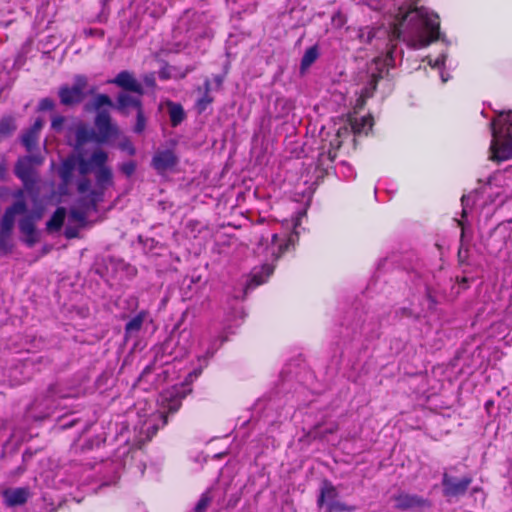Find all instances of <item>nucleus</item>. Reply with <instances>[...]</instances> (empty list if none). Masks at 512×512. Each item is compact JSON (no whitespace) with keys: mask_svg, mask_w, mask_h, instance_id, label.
Instances as JSON below:
<instances>
[{"mask_svg":"<svg viewBox=\"0 0 512 512\" xmlns=\"http://www.w3.org/2000/svg\"><path fill=\"white\" fill-rule=\"evenodd\" d=\"M107 163L108 153L100 148L90 155L83 152L71 155L61 163L58 173L63 191L71 182L74 170L81 176L76 183L79 197L69 215L70 220L81 227L85 226L90 214L97 212L99 203L104 201L106 190L114 185L113 172Z\"/></svg>","mask_w":512,"mask_h":512,"instance_id":"1","label":"nucleus"},{"mask_svg":"<svg viewBox=\"0 0 512 512\" xmlns=\"http://www.w3.org/2000/svg\"><path fill=\"white\" fill-rule=\"evenodd\" d=\"M439 16L426 7L403 12L399 9L393 23V34L411 48L427 47L440 37Z\"/></svg>","mask_w":512,"mask_h":512,"instance_id":"2","label":"nucleus"},{"mask_svg":"<svg viewBox=\"0 0 512 512\" xmlns=\"http://www.w3.org/2000/svg\"><path fill=\"white\" fill-rule=\"evenodd\" d=\"M303 216H305V211H298L290 220H283L281 226L284 232L281 234L272 233L266 237L262 235L258 241L256 253L259 256H264L266 261L277 260L298 238L297 227L300 225ZM273 271L274 266L268 262L260 267H254L250 273L247 289L265 283Z\"/></svg>","mask_w":512,"mask_h":512,"instance_id":"3","label":"nucleus"},{"mask_svg":"<svg viewBox=\"0 0 512 512\" xmlns=\"http://www.w3.org/2000/svg\"><path fill=\"white\" fill-rule=\"evenodd\" d=\"M190 389L186 385H174L171 388L163 390L158 399V411L151 414L140 427V433L145 434L147 440L151 439L157 432L159 426L167 423V412H175L180 406Z\"/></svg>","mask_w":512,"mask_h":512,"instance_id":"4","label":"nucleus"},{"mask_svg":"<svg viewBox=\"0 0 512 512\" xmlns=\"http://www.w3.org/2000/svg\"><path fill=\"white\" fill-rule=\"evenodd\" d=\"M492 140L490 159L505 161L512 157V111L500 112L490 123Z\"/></svg>","mask_w":512,"mask_h":512,"instance_id":"5","label":"nucleus"},{"mask_svg":"<svg viewBox=\"0 0 512 512\" xmlns=\"http://www.w3.org/2000/svg\"><path fill=\"white\" fill-rule=\"evenodd\" d=\"M482 195L488 198V201L480 202L477 198V193L469 194L467 196H462V219L466 218L469 214L470 203H476L477 206H482L481 213H485L486 216L495 212V210L512 197L511 192H509L505 188L501 187H493L492 181L483 187ZM458 225L461 226L462 229V237L465 233V224L463 220H458Z\"/></svg>","mask_w":512,"mask_h":512,"instance_id":"6","label":"nucleus"},{"mask_svg":"<svg viewBox=\"0 0 512 512\" xmlns=\"http://www.w3.org/2000/svg\"><path fill=\"white\" fill-rule=\"evenodd\" d=\"M44 161V158L41 155H29L24 156L18 159L15 164L14 173L21 180L24 190V193L31 197L32 201L39 200V188L37 187L38 183V174L36 171V167L41 165Z\"/></svg>","mask_w":512,"mask_h":512,"instance_id":"7","label":"nucleus"},{"mask_svg":"<svg viewBox=\"0 0 512 512\" xmlns=\"http://www.w3.org/2000/svg\"><path fill=\"white\" fill-rule=\"evenodd\" d=\"M16 201L8 207L1 220L0 227V250L7 252L10 250V237L15 223L17 214H24L27 211V205L24 200V192L19 190L15 193Z\"/></svg>","mask_w":512,"mask_h":512,"instance_id":"8","label":"nucleus"},{"mask_svg":"<svg viewBox=\"0 0 512 512\" xmlns=\"http://www.w3.org/2000/svg\"><path fill=\"white\" fill-rule=\"evenodd\" d=\"M94 109L97 110L95 126L97 128L96 141L104 143L117 134V128L110 121V115L103 107H112L111 99L105 94H99L93 101Z\"/></svg>","mask_w":512,"mask_h":512,"instance_id":"9","label":"nucleus"},{"mask_svg":"<svg viewBox=\"0 0 512 512\" xmlns=\"http://www.w3.org/2000/svg\"><path fill=\"white\" fill-rule=\"evenodd\" d=\"M32 202L34 204L33 211L23 217L19 222V229L25 236V242L29 246H32L36 241L35 221L41 219L44 212V207L41 205L40 199L36 202Z\"/></svg>","mask_w":512,"mask_h":512,"instance_id":"10","label":"nucleus"},{"mask_svg":"<svg viewBox=\"0 0 512 512\" xmlns=\"http://www.w3.org/2000/svg\"><path fill=\"white\" fill-rule=\"evenodd\" d=\"M87 86V79L77 75L72 87L63 86L59 89V98L63 105L80 103L84 98V91Z\"/></svg>","mask_w":512,"mask_h":512,"instance_id":"11","label":"nucleus"},{"mask_svg":"<svg viewBox=\"0 0 512 512\" xmlns=\"http://www.w3.org/2000/svg\"><path fill=\"white\" fill-rule=\"evenodd\" d=\"M471 482L472 479L470 477H464L458 480L454 477L444 474L442 479L443 493L446 497H457L463 495Z\"/></svg>","mask_w":512,"mask_h":512,"instance_id":"12","label":"nucleus"},{"mask_svg":"<svg viewBox=\"0 0 512 512\" xmlns=\"http://www.w3.org/2000/svg\"><path fill=\"white\" fill-rule=\"evenodd\" d=\"M177 156L172 150H162L154 154L152 166L158 173L172 169L177 164Z\"/></svg>","mask_w":512,"mask_h":512,"instance_id":"13","label":"nucleus"},{"mask_svg":"<svg viewBox=\"0 0 512 512\" xmlns=\"http://www.w3.org/2000/svg\"><path fill=\"white\" fill-rule=\"evenodd\" d=\"M109 82L114 83L125 90L135 92L138 95L143 93L142 85L128 71L120 72L113 80Z\"/></svg>","mask_w":512,"mask_h":512,"instance_id":"14","label":"nucleus"},{"mask_svg":"<svg viewBox=\"0 0 512 512\" xmlns=\"http://www.w3.org/2000/svg\"><path fill=\"white\" fill-rule=\"evenodd\" d=\"M44 125L41 118H37L33 125L22 135L21 141L28 152H31L38 143L39 133Z\"/></svg>","mask_w":512,"mask_h":512,"instance_id":"15","label":"nucleus"},{"mask_svg":"<svg viewBox=\"0 0 512 512\" xmlns=\"http://www.w3.org/2000/svg\"><path fill=\"white\" fill-rule=\"evenodd\" d=\"M28 497L29 490L27 488H12L3 491L4 502L9 507L24 504Z\"/></svg>","mask_w":512,"mask_h":512,"instance_id":"16","label":"nucleus"},{"mask_svg":"<svg viewBox=\"0 0 512 512\" xmlns=\"http://www.w3.org/2000/svg\"><path fill=\"white\" fill-rule=\"evenodd\" d=\"M395 505L402 510L423 508L428 505L427 500L410 494H400L395 498Z\"/></svg>","mask_w":512,"mask_h":512,"instance_id":"17","label":"nucleus"},{"mask_svg":"<svg viewBox=\"0 0 512 512\" xmlns=\"http://www.w3.org/2000/svg\"><path fill=\"white\" fill-rule=\"evenodd\" d=\"M192 338V332L188 329H183L179 332L178 341L176 342V349L174 351L173 360L182 357L186 354L190 348V341Z\"/></svg>","mask_w":512,"mask_h":512,"instance_id":"18","label":"nucleus"},{"mask_svg":"<svg viewBox=\"0 0 512 512\" xmlns=\"http://www.w3.org/2000/svg\"><path fill=\"white\" fill-rule=\"evenodd\" d=\"M337 495L336 488L330 482L325 481L321 488L317 503L320 507L324 504L327 505L329 502L335 501Z\"/></svg>","mask_w":512,"mask_h":512,"instance_id":"19","label":"nucleus"},{"mask_svg":"<svg viewBox=\"0 0 512 512\" xmlns=\"http://www.w3.org/2000/svg\"><path fill=\"white\" fill-rule=\"evenodd\" d=\"M373 126V119L371 116H363L355 118L351 121V129L354 134H367Z\"/></svg>","mask_w":512,"mask_h":512,"instance_id":"20","label":"nucleus"},{"mask_svg":"<svg viewBox=\"0 0 512 512\" xmlns=\"http://www.w3.org/2000/svg\"><path fill=\"white\" fill-rule=\"evenodd\" d=\"M66 217V210L63 207H58L51 218L47 221V230L59 231L64 223Z\"/></svg>","mask_w":512,"mask_h":512,"instance_id":"21","label":"nucleus"},{"mask_svg":"<svg viewBox=\"0 0 512 512\" xmlns=\"http://www.w3.org/2000/svg\"><path fill=\"white\" fill-rule=\"evenodd\" d=\"M146 316H147V312L141 311L126 323V326H125L126 337L131 336L133 333H136L141 329Z\"/></svg>","mask_w":512,"mask_h":512,"instance_id":"22","label":"nucleus"},{"mask_svg":"<svg viewBox=\"0 0 512 512\" xmlns=\"http://www.w3.org/2000/svg\"><path fill=\"white\" fill-rule=\"evenodd\" d=\"M170 121L173 127L178 126L185 118L183 107L174 102L168 103Z\"/></svg>","mask_w":512,"mask_h":512,"instance_id":"23","label":"nucleus"},{"mask_svg":"<svg viewBox=\"0 0 512 512\" xmlns=\"http://www.w3.org/2000/svg\"><path fill=\"white\" fill-rule=\"evenodd\" d=\"M75 137H76V144L77 146H81L90 139L93 138V131L89 129L85 124L78 123L75 126Z\"/></svg>","mask_w":512,"mask_h":512,"instance_id":"24","label":"nucleus"},{"mask_svg":"<svg viewBox=\"0 0 512 512\" xmlns=\"http://www.w3.org/2000/svg\"><path fill=\"white\" fill-rule=\"evenodd\" d=\"M139 96H131L127 93H121L118 97V106L120 109L126 108H136L137 110L141 109V102Z\"/></svg>","mask_w":512,"mask_h":512,"instance_id":"25","label":"nucleus"},{"mask_svg":"<svg viewBox=\"0 0 512 512\" xmlns=\"http://www.w3.org/2000/svg\"><path fill=\"white\" fill-rule=\"evenodd\" d=\"M445 61H446V54H444V53L440 54L435 60H432L431 58H428V64L432 68L439 69L440 77H441V80H442L443 83L447 82L448 79L450 78L449 73H446L444 71Z\"/></svg>","mask_w":512,"mask_h":512,"instance_id":"26","label":"nucleus"},{"mask_svg":"<svg viewBox=\"0 0 512 512\" xmlns=\"http://www.w3.org/2000/svg\"><path fill=\"white\" fill-rule=\"evenodd\" d=\"M319 52L317 46H312L308 48L301 60V70L304 71L308 69L318 58Z\"/></svg>","mask_w":512,"mask_h":512,"instance_id":"27","label":"nucleus"},{"mask_svg":"<svg viewBox=\"0 0 512 512\" xmlns=\"http://www.w3.org/2000/svg\"><path fill=\"white\" fill-rule=\"evenodd\" d=\"M16 129L15 121L10 116H5L0 120V137L9 136Z\"/></svg>","mask_w":512,"mask_h":512,"instance_id":"28","label":"nucleus"},{"mask_svg":"<svg viewBox=\"0 0 512 512\" xmlns=\"http://www.w3.org/2000/svg\"><path fill=\"white\" fill-rule=\"evenodd\" d=\"M348 130L347 128H344L343 130L342 129H339L337 134L335 135V139L333 141H331V149L328 150V158L333 161L336 157V149H338L340 146H341V140H340V137L342 135V133H347Z\"/></svg>","mask_w":512,"mask_h":512,"instance_id":"29","label":"nucleus"},{"mask_svg":"<svg viewBox=\"0 0 512 512\" xmlns=\"http://www.w3.org/2000/svg\"><path fill=\"white\" fill-rule=\"evenodd\" d=\"M211 492H212V490L208 489L201 495L199 501L197 502V504L195 506L196 512H204L206 510V508L209 506V504L212 500Z\"/></svg>","mask_w":512,"mask_h":512,"instance_id":"30","label":"nucleus"},{"mask_svg":"<svg viewBox=\"0 0 512 512\" xmlns=\"http://www.w3.org/2000/svg\"><path fill=\"white\" fill-rule=\"evenodd\" d=\"M327 510L329 512H352L355 508L335 500L327 504Z\"/></svg>","mask_w":512,"mask_h":512,"instance_id":"31","label":"nucleus"},{"mask_svg":"<svg viewBox=\"0 0 512 512\" xmlns=\"http://www.w3.org/2000/svg\"><path fill=\"white\" fill-rule=\"evenodd\" d=\"M376 31L372 28L366 27L360 30L359 37L362 41L371 42L372 39L376 36Z\"/></svg>","mask_w":512,"mask_h":512,"instance_id":"32","label":"nucleus"},{"mask_svg":"<svg viewBox=\"0 0 512 512\" xmlns=\"http://www.w3.org/2000/svg\"><path fill=\"white\" fill-rule=\"evenodd\" d=\"M135 169L136 164L133 161H127L120 165L121 172L124 173L127 177H130L135 172Z\"/></svg>","mask_w":512,"mask_h":512,"instance_id":"33","label":"nucleus"},{"mask_svg":"<svg viewBox=\"0 0 512 512\" xmlns=\"http://www.w3.org/2000/svg\"><path fill=\"white\" fill-rule=\"evenodd\" d=\"M339 173L347 179H353L355 177L354 169L346 163L341 164L339 167Z\"/></svg>","mask_w":512,"mask_h":512,"instance_id":"34","label":"nucleus"},{"mask_svg":"<svg viewBox=\"0 0 512 512\" xmlns=\"http://www.w3.org/2000/svg\"><path fill=\"white\" fill-rule=\"evenodd\" d=\"M144 127H145V119L142 114V110L139 109V110H137V122H136L134 130L137 133H141L144 130Z\"/></svg>","mask_w":512,"mask_h":512,"instance_id":"35","label":"nucleus"},{"mask_svg":"<svg viewBox=\"0 0 512 512\" xmlns=\"http://www.w3.org/2000/svg\"><path fill=\"white\" fill-rule=\"evenodd\" d=\"M54 108V102L50 98H43L38 105L40 111H49Z\"/></svg>","mask_w":512,"mask_h":512,"instance_id":"36","label":"nucleus"},{"mask_svg":"<svg viewBox=\"0 0 512 512\" xmlns=\"http://www.w3.org/2000/svg\"><path fill=\"white\" fill-rule=\"evenodd\" d=\"M212 102V99L206 94L197 101V108L199 112L204 111L207 106Z\"/></svg>","mask_w":512,"mask_h":512,"instance_id":"37","label":"nucleus"},{"mask_svg":"<svg viewBox=\"0 0 512 512\" xmlns=\"http://www.w3.org/2000/svg\"><path fill=\"white\" fill-rule=\"evenodd\" d=\"M63 123H64V117L55 116L52 119V128L54 130H60V129H62Z\"/></svg>","mask_w":512,"mask_h":512,"instance_id":"38","label":"nucleus"},{"mask_svg":"<svg viewBox=\"0 0 512 512\" xmlns=\"http://www.w3.org/2000/svg\"><path fill=\"white\" fill-rule=\"evenodd\" d=\"M425 301H426V304H427V310L428 311H432V310L435 309L436 300L432 297V295L430 293H427V295L425 297Z\"/></svg>","mask_w":512,"mask_h":512,"instance_id":"39","label":"nucleus"},{"mask_svg":"<svg viewBox=\"0 0 512 512\" xmlns=\"http://www.w3.org/2000/svg\"><path fill=\"white\" fill-rule=\"evenodd\" d=\"M65 236L68 239H72L78 236V230L76 228L67 227L65 229Z\"/></svg>","mask_w":512,"mask_h":512,"instance_id":"40","label":"nucleus"},{"mask_svg":"<svg viewBox=\"0 0 512 512\" xmlns=\"http://www.w3.org/2000/svg\"><path fill=\"white\" fill-rule=\"evenodd\" d=\"M121 148H122L123 150H126L130 155H133V154L135 153V149H134V147H133V146H132V144H131V143H129V142L123 143V144L121 145Z\"/></svg>","mask_w":512,"mask_h":512,"instance_id":"41","label":"nucleus"},{"mask_svg":"<svg viewBox=\"0 0 512 512\" xmlns=\"http://www.w3.org/2000/svg\"><path fill=\"white\" fill-rule=\"evenodd\" d=\"M201 370H194L193 372L189 373L187 376V381H193L194 378H197L200 374Z\"/></svg>","mask_w":512,"mask_h":512,"instance_id":"42","label":"nucleus"},{"mask_svg":"<svg viewBox=\"0 0 512 512\" xmlns=\"http://www.w3.org/2000/svg\"><path fill=\"white\" fill-rule=\"evenodd\" d=\"M159 76L161 79H168L170 77L168 68H162L159 72Z\"/></svg>","mask_w":512,"mask_h":512,"instance_id":"43","label":"nucleus"},{"mask_svg":"<svg viewBox=\"0 0 512 512\" xmlns=\"http://www.w3.org/2000/svg\"><path fill=\"white\" fill-rule=\"evenodd\" d=\"M214 81L217 84V86H221L224 81V77L222 75H216L214 77Z\"/></svg>","mask_w":512,"mask_h":512,"instance_id":"44","label":"nucleus"},{"mask_svg":"<svg viewBox=\"0 0 512 512\" xmlns=\"http://www.w3.org/2000/svg\"><path fill=\"white\" fill-rule=\"evenodd\" d=\"M172 342H173V340H172V339H170L169 341H167V342H165V343H164L163 348H164V350H165V351H166V350H168V349H170L171 345L173 344Z\"/></svg>","mask_w":512,"mask_h":512,"instance_id":"45","label":"nucleus"},{"mask_svg":"<svg viewBox=\"0 0 512 512\" xmlns=\"http://www.w3.org/2000/svg\"><path fill=\"white\" fill-rule=\"evenodd\" d=\"M204 85H205V90H206V92H208V91H209V89H210V82H209V80H206V81H205V83H204Z\"/></svg>","mask_w":512,"mask_h":512,"instance_id":"46","label":"nucleus"},{"mask_svg":"<svg viewBox=\"0 0 512 512\" xmlns=\"http://www.w3.org/2000/svg\"><path fill=\"white\" fill-rule=\"evenodd\" d=\"M4 171H5V168H1L0 169V174L4 173Z\"/></svg>","mask_w":512,"mask_h":512,"instance_id":"47","label":"nucleus"},{"mask_svg":"<svg viewBox=\"0 0 512 512\" xmlns=\"http://www.w3.org/2000/svg\"><path fill=\"white\" fill-rule=\"evenodd\" d=\"M479 491H480L479 489H476V488L473 489L474 493L479 492Z\"/></svg>","mask_w":512,"mask_h":512,"instance_id":"48","label":"nucleus"}]
</instances>
